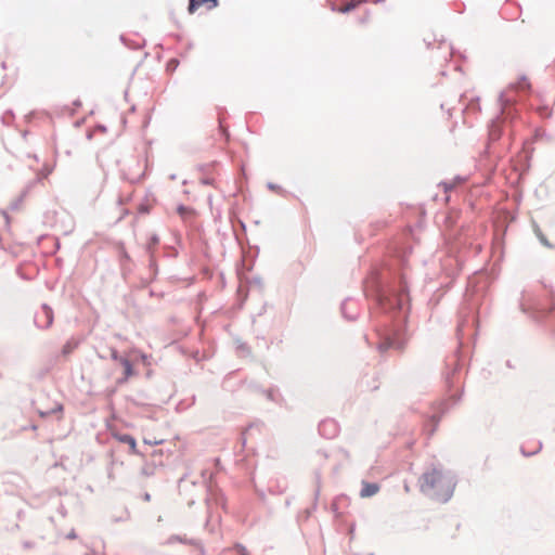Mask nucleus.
Instances as JSON below:
<instances>
[{
  "instance_id": "obj_1",
  "label": "nucleus",
  "mask_w": 555,
  "mask_h": 555,
  "mask_svg": "<svg viewBox=\"0 0 555 555\" xmlns=\"http://www.w3.org/2000/svg\"><path fill=\"white\" fill-rule=\"evenodd\" d=\"M443 480V476L437 469H433L428 473H425L422 477L421 488L423 491H428L437 488L439 483Z\"/></svg>"
},
{
  "instance_id": "obj_2",
  "label": "nucleus",
  "mask_w": 555,
  "mask_h": 555,
  "mask_svg": "<svg viewBox=\"0 0 555 555\" xmlns=\"http://www.w3.org/2000/svg\"><path fill=\"white\" fill-rule=\"evenodd\" d=\"M202 5H206L210 10L218 5V0H190L188 10L192 14Z\"/></svg>"
},
{
  "instance_id": "obj_3",
  "label": "nucleus",
  "mask_w": 555,
  "mask_h": 555,
  "mask_svg": "<svg viewBox=\"0 0 555 555\" xmlns=\"http://www.w3.org/2000/svg\"><path fill=\"white\" fill-rule=\"evenodd\" d=\"M63 409L64 408L61 402H55L52 409L39 410L38 413L40 417H47L52 414H57V420H62Z\"/></svg>"
},
{
  "instance_id": "obj_4",
  "label": "nucleus",
  "mask_w": 555,
  "mask_h": 555,
  "mask_svg": "<svg viewBox=\"0 0 555 555\" xmlns=\"http://www.w3.org/2000/svg\"><path fill=\"white\" fill-rule=\"evenodd\" d=\"M379 491V486L377 483H371L363 481L362 489L360 492L361 498H370L375 495Z\"/></svg>"
},
{
  "instance_id": "obj_5",
  "label": "nucleus",
  "mask_w": 555,
  "mask_h": 555,
  "mask_svg": "<svg viewBox=\"0 0 555 555\" xmlns=\"http://www.w3.org/2000/svg\"><path fill=\"white\" fill-rule=\"evenodd\" d=\"M115 437L118 439V441H120L122 443H127L130 447V451L132 454L138 453L137 442L132 436L125 434V435H116Z\"/></svg>"
},
{
  "instance_id": "obj_6",
  "label": "nucleus",
  "mask_w": 555,
  "mask_h": 555,
  "mask_svg": "<svg viewBox=\"0 0 555 555\" xmlns=\"http://www.w3.org/2000/svg\"><path fill=\"white\" fill-rule=\"evenodd\" d=\"M118 361L124 367V380H127L128 378L134 375L132 364L128 359L119 358Z\"/></svg>"
},
{
  "instance_id": "obj_7",
  "label": "nucleus",
  "mask_w": 555,
  "mask_h": 555,
  "mask_svg": "<svg viewBox=\"0 0 555 555\" xmlns=\"http://www.w3.org/2000/svg\"><path fill=\"white\" fill-rule=\"evenodd\" d=\"M177 211L182 218H188L194 215V210L192 208L185 207L183 205L179 206Z\"/></svg>"
},
{
  "instance_id": "obj_8",
  "label": "nucleus",
  "mask_w": 555,
  "mask_h": 555,
  "mask_svg": "<svg viewBox=\"0 0 555 555\" xmlns=\"http://www.w3.org/2000/svg\"><path fill=\"white\" fill-rule=\"evenodd\" d=\"M42 311H43V313H44V315H46V318H47V322H46V325H44V326H46V327H49V326L52 324V322H53V312H52V309H51V308H49L48 306H43V307H42Z\"/></svg>"
},
{
  "instance_id": "obj_9",
  "label": "nucleus",
  "mask_w": 555,
  "mask_h": 555,
  "mask_svg": "<svg viewBox=\"0 0 555 555\" xmlns=\"http://www.w3.org/2000/svg\"><path fill=\"white\" fill-rule=\"evenodd\" d=\"M77 347V344L76 343H73V341H67L63 348H62V353L64 356H67L75 348Z\"/></svg>"
},
{
  "instance_id": "obj_10",
  "label": "nucleus",
  "mask_w": 555,
  "mask_h": 555,
  "mask_svg": "<svg viewBox=\"0 0 555 555\" xmlns=\"http://www.w3.org/2000/svg\"><path fill=\"white\" fill-rule=\"evenodd\" d=\"M356 5H357V4H356V3H353V2H349V3H347V4L343 5V7H340V8L338 9V11H339L340 13H347V12H349V11L353 10V9L356 8Z\"/></svg>"
},
{
  "instance_id": "obj_11",
  "label": "nucleus",
  "mask_w": 555,
  "mask_h": 555,
  "mask_svg": "<svg viewBox=\"0 0 555 555\" xmlns=\"http://www.w3.org/2000/svg\"><path fill=\"white\" fill-rule=\"evenodd\" d=\"M388 347H389V344H388V343H385V344H382V345L379 346V349H380L382 351H384V350H386Z\"/></svg>"
},
{
  "instance_id": "obj_12",
  "label": "nucleus",
  "mask_w": 555,
  "mask_h": 555,
  "mask_svg": "<svg viewBox=\"0 0 555 555\" xmlns=\"http://www.w3.org/2000/svg\"><path fill=\"white\" fill-rule=\"evenodd\" d=\"M173 539L179 541V542H184V540H182L181 538H178V537H175Z\"/></svg>"
}]
</instances>
